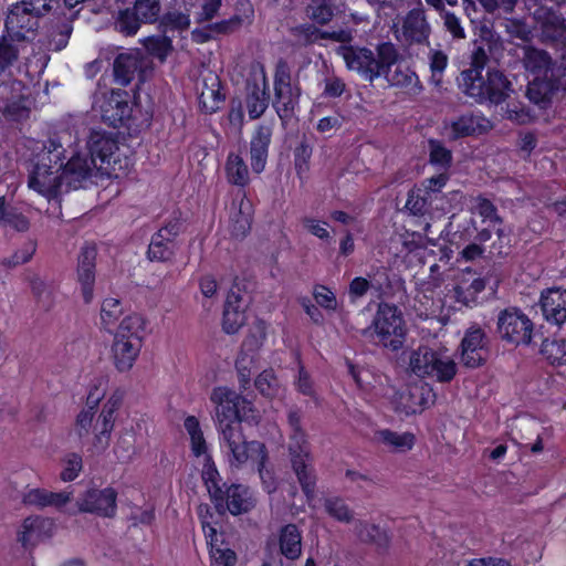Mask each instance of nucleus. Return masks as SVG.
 <instances>
[{"label":"nucleus","mask_w":566,"mask_h":566,"mask_svg":"<svg viewBox=\"0 0 566 566\" xmlns=\"http://www.w3.org/2000/svg\"><path fill=\"white\" fill-rule=\"evenodd\" d=\"M64 136H53L33 158V168L28 185L31 189L54 199L62 192L84 188L91 178L86 157L75 150L70 151L63 143Z\"/></svg>","instance_id":"f257e3e1"},{"label":"nucleus","mask_w":566,"mask_h":566,"mask_svg":"<svg viewBox=\"0 0 566 566\" xmlns=\"http://www.w3.org/2000/svg\"><path fill=\"white\" fill-rule=\"evenodd\" d=\"M472 71H462L458 78L462 92L472 97L476 103H490L499 105L503 103L512 92V83L503 72L496 69H489L486 77L482 74L470 77Z\"/></svg>","instance_id":"f03ea898"},{"label":"nucleus","mask_w":566,"mask_h":566,"mask_svg":"<svg viewBox=\"0 0 566 566\" xmlns=\"http://www.w3.org/2000/svg\"><path fill=\"white\" fill-rule=\"evenodd\" d=\"M406 332L400 310L396 305L380 303L371 325L363 329V335L376 345L397 352L403 346Z\"/></svg>","instance_id":"7ed1b4c3"},{"label":"nucleus","mask_w":566,"mask_h":566,"mask_svg":"<svg viewBox=\"0 0 566 566\" xmlns=\"http://www.w3.org/2000/svg\"><path fill=\"white\" fill-rule=\"evenodd\" d=\"M559 6L555 0H532L527 4L535 29L539 31L541 41L545 44L566 42V19L559 12Z\"/></svg>","instance_id":"20e7f679"},{"label":"nucleus","mask_w":566,"mask_h":566,"mask_svg":"<svg viewBox=\"0 0 566 566\" xmlns=\"http://www.w3.org/2000/svg\"><path fill=\"white\" fill-rule=\"evenodd\" d=\"M220 433L229 449L231 465L239 468L249 460L255 462L258 459H269L265 444L256 440L248 441L239 422L226 423Z\"/></svg>","instance_id":"39448f33"},{"label":"nucleus","mask_w":566,"mask_h":566,"mask_svg":"<svg viewBox=\"0 0 566 566\" xmlns=\"http://www.w3.org/2000/svg\"><path fill=\"white\" fill-rule=\"evenodd\" d=\"M301 88L291 83V70L289 63L280 59L274 73V102L282 125L285 127L295 115V107L298 105Z\"/></svg>","instance_id":"423d86ee"},{"label":"nucleus","mask_w":566,"mask_h":566,"mask_svg":"<svg viewBox=\"0 0 566 566\" xmlns=\"http://www.w3.org/2000/svg\"><path fill=\"white\" fill-rule=\"evenodd\" d=\"M533 331V322L521 308L510 306L499 312L496 334L501 340L514 346H527L532 343Z\"/></svg>","instance_id":"0eeeda50"},{"label":"nucleus","mask_w":566,"mask_h":566,"mask_svg":"<svg viewBox=\"0 0 566 566\" xmlns=\"http://www.w3.org/2000/svg\"><path fill=\"white\" fill-rule=\"evenodd\" d=\"M86 146L90 157L86 155L84 157L87 158L91 177L94 175L111 177L114 171L113 164H115L113 157L118 149L113 134L93 129L90 133Z\"/></svg>","instance_id":"6e6552de"},{"label":"nucleus","mask_w":566,"mask_h":566,"mask_svg":"<svg viewBox=\"0 0 566 566\" xmlns=\"http://www.w3.org/2000/svg\"><path fill=\"white\" fill-rule=\"evenodd\" d=\"M103 123L113 128H119L125 125L132 114L129 104V94L124 90H112L103 93L96 101Z\"/></svg>","instance_id":"1a4fd4ad"},{"label":"nucleus","mask_w":566,"mask_h":566,"mask_svg":"<svg viewBox=\"0 0 566 566\" xmlns=\"http://www.w3.org/2000/svg\"><path fill=\"white\" fill-rule=\"evenodd\" d=\"M490 339L485 332L478 325L465 331L461 340V361L465 367L479 368L483 366L489 357Z\"/></svg>","instance_id":"9d476101"},{"label":"nucleus","mask_w":566,"mask_h":566,"mask_svg":"<svg viewBox=\"0 0 566 566\" xmlns=\"http://www.w3.org/2000/svg\"><path fill=\"white\" fill-rule=\"evenodd\" d=\"M116 499L117 492L113 488L90 489L77 500V506L81 512L114 517L117 509Z\"/></svg>","instance_id":"9b49d317"},{"label":"nucleus","mask_w":566,"mask_h":566,"mask_svg":"<svg viewBox=\"0 0 566 566\" xmlns=\"http://www.w3.org/2000/svg\"><path fill=\"white\" fill-rule=\"evenodd\" d=\"M148 62V59L140 50L119 53L113 63L115 82L122 86H127L136 74L143 81Z\"/></svg>","instance_id":"f8f14e48"},{"label":"nucleus","mask_w":566,"mask_h":566,"mask_svg":"<svg viewBox=\"0 0 566 566\" xmlns=\"http://www.w3.org/2000/svg\"><path fill=\"white\" fill-rule=\"evenodd\" d=\"M30 6L17 2L11 6L6 19V30L12 41H24L28 39L27 33H34L39 27L34 14L30 10Z\"/></svg>","instance_id":"ddd939ff"},{"label":"nucleus","mask_w":566,"mask_h":566,"mask_svg":"<svg viewBox=\"0 0 566 566\" xmlns=\"http://www.w3.org/2000/svg\"><path fill=\"white\" fill-rule=\"evenodd\" d=\"M248 305L249 300L240 293V287L234 284L230 289L224 303L222 318V329L224 333L235 334L245 324V308Z\"/></svg>","instance_id":"4468645a"},{"label":"nucleus","mask_w":566,"mask_h":566,"mask_svg":"<svg viewBox=\"0 0 566 566\" xmlns=\"http://www.w3.org/2000/svg\"><path fill=\"white\" fill-rule=\"evenodd\" d=\"M349 70L358 72L370 83L379 77V70L374 65V52L367 48L340 45L337 49Z\"/></svg>","instance_id":"2eb2a0df"},{"label":"nucleus","mask_w":566,"mask_h":566,"mask_svg":"<svg viewBox=\"0 0 566 566\" xmlns=\"http://www.w3.org/2000/svg\"><path fill=\"white\" fill-rule=\"evenodd\" d=\"M97 250L94 245H84L77 259V281L82 287L85 303L93 300V286L95 283V260Z\"/></svg>","instance_id":"dca6fc26"},{"label":"nucleus","mask_w":566,"mask_h":566,"mask_svg":"<svg viewBox=\"0 0 566 566\" xmlns=\"http://www.w3.org/2000/svg\"><path fill=\"white\" fill-rule=\"evenodd\" d=\"M402 36L408 45H429L431 28L427 22L423 10H410L402 22Z\"/></svg>","instance_id":"f3484780"},{"label":"nucleus","mask_w":566,"mask_h":566,"mask_svg":"<svg viewBox=\"0 0 566 566\" xmlns=\"http://www.w3.org/2000/svg\"><path fill=\"white\" fill-rule=\"evenodd\" d=\"M290 34L293 35L296 39L297 44L302 46L312 45L321 39L333 40L342 43L349 42L352 40L350 33L345 30L328 32L318 29L312 23H303L292 27L290 29Z\"/></svg>","instance_id":"a211bd4d"},{"label":"nucleus","mask_w":566,"mask_h":566,"mask_svg":"<svg viewBox=\"0 0 566 566\" xmlns=\"http://www.w3.org/2000/svg\"><path fill=\"white\" fill-rule=\"evenodd\" d=\"M539 305L547 322L558 326L566 322V290L548 289L542 293Z\"/></svg>","instance_id":"6ab92c4d"},{"label":"nucleus","mask_w":566,"mask_h":566,"mask_svg":"<svg viewBox=\"0 0 566 566\" xmlns=\"http://www.w3.org/2000/svg\"><path fill=\"white\" fill-rule=\"evenodd\" d=\"M272 139V128L259 125L250 142L251 168L255 174H261L266 165L269 147Z\"/></svg>","instance_id":"aec40b11"},{"label":"nucleus","mask_w":566,"mask_h":566,"mask_svg":"<svg viewBox=\"0 0 566 566\" xmlns=\"http://www.w3.org/2000/svg\"><path fill=\"white\" fill-rule=\"evenodd\" d=\"M140 348L142 343L138 337L132 339L114 337L112 353L116 369L120 373L128 371L138 357Z\"/></svg>","instance_id":"412c9836"},{"label":"nucleus","mask_w":566,"mask_h":566,"mask_svg":"<svg viewBox=\"0 0 566 566\" xmlns=\"http://www.w3.org/2000/svg\"><path fill=\"white\" fill-rule=\"evenodd\" d=\"M211 400L213 402H233L235 401L238 412V420L241 424L242 421L253 420L255 418V410L252 401L248 398L237 394L235 391L226 388L219 387L213 389L211 394Z\"/></svg>","instance_id":"4be33fe9"},{"label":"nucleus","mask_w":566,"mask_h":566,"mask_svg":"<svg viewBox=\"0 0 566 566\" xmlns=\"http://www.w3.org/2000/svg\"><path fill=\"white\" fill-rule=\"evenodd\" d=\"M270 102V94L266 90V82L263 78V87L256 81L247 82L245 104L251 119L260 118L266 111Z\"/></svg>","instance_id":"5701e85b"},{"label":"nucleus","mask_w":566,"mask_h":566,"mask_svg":"<svg viewBox=\"0 0 566 566\" xmlns=\"http://www.w3.org/2000/svg\"><path fill=\"white\" fill-rule=\"evenodd\" d=\"M559 90V81L551 76H535L527 87V96L537 105L551 103L553 95Z\"/></svg>","instance_id":"b1692460"},{"label":"nucleus","mask_w":566,"mask_h":566,"mask_svg":"<svg viewBox=\"0 0 566 566\" xmlns=\"http://www.w3.org/2000/svg\"><path fill=\"white\" fill-rule=\"evenodd\" d=\"M281 554L290 560H296L302 554V532L296 524H286L279 531Z\"/></svg>","instance_id":"393cba45"},{"label":"nucleus","mask_w":566,"mask_h":566,"mask_svg":"<svg viewBox=\"0 0 566 566\" xmlns=\"http://www.w3.org/2000/svg\"><path fill=\"white\" fill-rule=\"evenodd\" d=\"M355 532L361 543L375 545L380 552H387L390 546V535L377 524L358 521L355 525Z\"/></svg>","instance_id":"a878e982"},{"label":"nucleus","mask_w":566,"mask_h":566,"mask_svg":"<svg viewBox=\"0 0 566 566\" xmlns=\"http://www.w3.org/2000/svg\"><path fill=\"white\" fill-rule=\"evenodd\" d=\"M451 134L453 139L481 135L489 130L490 123L483 117L473 114H463L451 123Z\"/></svg>","instance_id":"bb28decb"},{"label":"nucleus","mask_w":566,"mask_h":566,"mask_svg":"<svg viewBox=\"0 0 566 566\" xmlns=\"http://www.w3.org/2000/svg\"><path fill=\"white\" fill-rule=\"evenodd\" d=\"M290 461L303 493L307 500H313L315 497L316 475L311 464V455L308 458H298L296 455Z\"/></svg>","instance_id":"cd10ccee"},{"label":"nucleus","mask_w":566,"mask_h":566,"mask_svg":"<svg viewBox=\"0 0 566 566\" xmlns=\"http://www.w3.org/2000/svg\"><path fill=\"white\" fill-rule=\"evenodd\" d=\"M228 505L227 512L232 515H241L250 512L255 506V499L250 489L242 484L232 483L228 486Z\"/></svg>","instance_id":"c85d7f7f"},{"label":"nucleus","mask_w":566,"mask_h":566,"mask_svg":"<svg viewBox=\"0 0 566 566\" xmlns=\"http://www.w3.org/2000/svg\"><path fill=\"white\" fill-rule=\"evenodd\" d=\"M71 501V493L50 492L45 489H32L23 496V503L36 507H62Z\"/></svg>","instance_id":"c756f323"},{"label":"nucleus","mask_w":566,"mask_h":566,"mask_svg":"<svg viewBox=\"0 0 566 566\" xmlns=\"http://www.w3.org/2000/svg\"><path fill=\"white\" fill-rule=\"evenodd\" d=\"M385 76L391 86L406 88L412 94H419L422 90L418 75L408 66L397 64L394 72H386Z\"/></svg>","instance_id":"7c9ffc66"},{"label":"nucleus","mask_w":566,"mask_h":566,"mask_svg":"<svg viewBox=\"0 0 566 566\" xmlns=\"http://www.w3.org/2000/svg\"><path fill=\"white\" fill-rule=\"evenodd\" d=\"M190 11H179L176 9L168 10L164 14H160L158 20V29L161 33L167 31L184 32L190 28Z\"/></svg>","instance_id":"2f4dec72"},{"label":"nucleus","mask_w":566,"mask_h":566,"mask_svg":"<svg viewBox=\"0 0 566 566\" xmlns=\"http://www.w3.org/2000/svg\"><path fill=\"white\" fill-rule=\"evenodd\" d=\"M144 21L139 19L137 13L130 8L119 9L114 15V30L124 36L135 35Z\"/></svg>","instance_id":"473e14b6"},{"label":"nucleus","mask_w":566,"mask_h":566,"mask_svg":"<svg viewBox=\"0 0 566 566\" xmlns=\"http://www.w3.org/2000/svg\"><path fill=\"white\" fill-rule=\"evenodd\" d=\"M176 249V242L163 237L161 233H154L148 245L147 255L150 261L166 262L172 259Z\"/></svg>","instance_id":"72a5a7b5"},{"label":"nucleus","mask_w":566,"mask_h":566,"mask_svg":"<svg viewBox=\"0 0 566 566\" xmlns=\"http://www.w3.org/2000/svg\"><path fill=\"white\" fill-rule=\"evenodd\" d=\"M524 62L526 69L535 74V76H545L548 75L549 72L553 74V60L544 50L535 48L526 50Z\"/></svg>","instance_id":"f704fd0d"},{"label":"nucleus","mask_w":566,"mask_h":566,"mask_svg":"<svg viewBox=\"0 0 566 566\" xmlns=\"http://www.w3.org/2000/svg\"><path fill=\"white\" fill-rule=\"evenodd\" d=\"M427 377L436 378L439 382H450L457 375V364L449 357H443L437 352L432 358Z\"/></svg>","instance_id":"c9c22d12"},{"label":"nucleus","mask_w":566,"mask_h":566,"mask_svg":"<svg viewBox=\"0 0 566 566\" xmlns=\"http://www.w3.org/2000/svg\"><path fill=\"white\" fill-rule=\"evenodd\" d=\"M226 174L228 181L235 186L244 187L250 180L247 164L241 156L234 153L228 155Z\"/></svg>","instance_id":"e433bc0d"},{"label":"nucleus","mask_w":566,"mask_h":566,"mask_svg":"<svg viewBox=\"0 0 566 566\" xmlns=\"http://www.w3.org/2000/svg\"><path fill=\"white\" fill-rule=\"evenodd\" d=\"M377 57L374 55L375 69L379 70V76L390 71L391 66L397 64L400 53L391 42H382L376 46Z\"/></svg>","instance_id":"4c0bfd02"},{"label":"nucleus","mask_w":566,"mask_h":566,"mask_svg":"<svg viewBox=\"0 0 566 566\" xmlns=\"http://www.w3.org/2000/svg\"><path fill=\"white\" fill-rule=\"evenodd\" d=\"M136 432L133 428L120 430L114 446V453L118 461L128 462L136 454Z\"/></svg>","instance_id":"58836bf2"},{"label":"nucleus","mask_w":566,"mask_h":566,"mask_svg":"<svg viewBox=\"0 0 566 566\" xmlns=\"http://www.w3.org/2000/svg\"><path fill=\"white\" fill-rule=\"evenodd\" d=\"M45 520L40 517H27L23 521L21 530L18 532V541L24 548L34 546L41 537V531L44 527Z\"/></svg>","instance_id":"ea45409f"},{"label":"nucleus","mask_w":566,"mask_h":566,"mask_svg":"<svg viewBox=\"0 0 566 566\" xmlns=\"http://www.w3.org/2000/svg\"><path fill=\"white\" fill-rule=\"evenodd\" d=\"M142 43L146 51L160 62H165L167 56L174 51L172 40L166 33L147 36Z\"/></svg>","instance_id":"a19ab883"},{"label":"nucleus","mask_w":566,"mask_h":566,"mask_svg":"<svg viewBox=\"0 0 566 566\" xmlns=\"http://www.w3.org/2000/svg\"><path fill=\"white\" fill-rule=\"evenodd\" d=\"M334 0H312L306 7V15L319 25H326L334 18Z\"/></svg>","instance_id":"79ce46f5"},{"label":"nucleus","mask_w":566,"mask_h":566,"mask_svg":"<svg viewBox=\"0 0 566 566\" xmlns=\"http://www.w3.org/2000/svg\"><path fill=\"white\" fill-rule=\"evenodd\" d=\"M436 352L428 346H420L413 350L409 358V367L411 371L420 377H427L430 374L429 368Z\"/></svg>","instance_id":"37998d69"},{"label":"nucleus","mask_w":566,"mask_h":566,"mask_svg":"<svg viewBox=\"0 0 566 566\" xmlns=\"http://www.w3.org/2000/svg\"><path fill=\"white\" fill-rule=\"evenodd\" d=\"M145 24L158 22L161 14L160 0H134L130 7Z\"/></svg>","instance_id":"c03bdc74"},{"label":"nucleus","mask_w":566,"mask_h":566,"mask_svg":"<svg viewBox=\"0 0 566 566\" xmlns=\"http://www.w3.org/2000/svg\"><path fill=\"white\" fill-rule=\"evenodd\" d=\"M145 319L138 314L126 316L119 324L114 337L132 339L134 337L143 339Z\"/></svg>","instance_id":"a18cd8bd"},{"label":"nucleus","mask_w":566,"mask_h":566,"mask_svg":"<svg viewBox=\"0 0 566 566\" xmlns=\"http://www.w3.org/2000/svg\"><path fill=\"white\" fill-rule=\"evenodd\" d=\"M251 214L244 210L243 202L230 217V232L237 239H243L251 229Z\"/></svg>","instance_id":"49530a36"},{"label":"nucleus","mask_w":566,"mask_h":566,"mask_svg":"<svg viewBox=\"0 0 566 566\" xmlns=\"http://www.w3.org/2000/svg\"><path fill=\"white\" fill-rule=\"evenodd\" d=\"M539 352L552 365H559L566 356V343L564 339L545 338Z\"/></svg>","instance_id":"de8ad7c7"},{"label":"nucleus","mask_w":566,"mask_h":566,"mask_svg":"<svg viewBox=\"0 0 566 566\" xmlns=\"http://www.w3.org/2000/svg\"><path fill=\"white\" fill-rule=\"evenodd\" d=\"M30 101L24 94H20L19 98L9 102L3 108V116L8 120L21 122L30 116Z\"/></svg>","instance_id":"09e8293b"},{"label":"nucleus","mask_w":566,"mask_h":566,"mask_svg":"<svg viewBox=\"0 0 566 566\" xmlns=\"http://www.w3.org/2000/svg\"><path fill=\"white\" fill-rule=\"evenodd\" d=\"M429 145V161L441 169H448L452 164V153L450 149L437 139H430Z\"/></svg>","instance_id":"8fccbe9b"},{"label":"nucleus","mask_w":566,"mask_h":566,"mask_svg":"<svg viewBox=\"0 0 566 566\" xmlns=\"http://www.w3.org/2000/svg\"><path fill=\"white\" fill-rule=\"evenodd\" d=\"M254 386L259 392L266 398L275 397L280 390V382L272 369L263 370L256 377Z\"/></svg>","instance_id":"3c124183"},{"label":"nucleus","mask_w":566,"mask_h":566,"mask_svg":"<svg viewBox=\"0 0 566 566\" xmlns=\"http://www.w3.org/2000/svg\"><path fill=\"white\" fill-rule=\"evenodd\" d=\"M378 438L382 443L401 450L411 449L415 442V436L412 433L405 432L400 434L388 429L378 431Z\"/></svg>","instance_id":"603ef678"},{"label":"nucleus","mask_w":566,"mask_h":566,"mask_svg":"<svg viewBox=\"0 0 566 566\" xmlns=\"http://www.w3.org/2000/svg\"><path fill=\"white\" fill-rule=\"evenodd\" d=\"M122 314L123 306L119 300L111 297L103 301L101 307V319L105 329L111 332L109 327L115 324Z\"/></svg>","instance_id":"864d4df0"},{"label":"nucleus","mask_w":566,"mask_h":566,"mask_svg":"<svg viewBox=\"0 0 566 566\" xmlns=\"http://www.w3.org/2000/svg\"><path fill=\"white\" fill-rule=\"evenodd\" d=\"M289 455L290 460L294 459L296 455L298 458H308L311 455L307 436L303 429L294 430L291 432L289 443Z\"/></svg>","instance_id":"5fc2aeb1"},{"label":"nucleus","mask_w":566,"mask_h":566,"mask_svg":"<svg viewBox=\"0 0 566 566\" xmlns=\"http://www.w3.org/2000/svg\"><path fill=\"white\" fill-rule=\"evenodd\" d=\"M326 512L335 520L344 523H349L353 520V513L339 497L326 499L324 502Z\"/></svg>","instance_id":"6e6d98bb"},{"label":"nucleus","mask_w":566,"mask_h":566,"mask_svg":"<svg viewBox=\"0 0 566 566\" xmlns=\"http://www.w3.org/2000/svg\"><path fill=\"white\" fill-rule=\"evenodd\" d=\"M228 486L229 485L227 483H223L222 485L220 483H216L209 484L207 488L210 500L213 503L217 513L220 515H224L229 509Z\"/></svg>","instance_id":"4d7b16f0"},{"label":"nucleus","mask_w":566,"mask_h":566,"mask_svg":"<svg viewBox=\"0 0 566 566\" xmlns=\"http://www.w3.org/2000/svg\"><path fill=\"white\" fill-rule=\"evenodd\" d=\"M406 208L413 216H423L428 210V195L421 189H411L408 192Z\"/></svg>","instance_id":"13d9d810"},{"label":"nucleus","mask_w":566,"mask_h":566,"mask_svg":"<svg viewBox=\"0 0 566 566\" xmlns=\"http://www.w3.org/2000/svg\"><path fill=\"white\" fill-rule=\"evenodd\" d=\"M254 361V355L240 352L235 360V369L238 371L239 382L242 388H247L251 379V365Z\"/></svg>","instance_id":"bf43d9fd"},{"label":"nucleus","mask_w":566,"mask_h":566,"mask_svg":"<svg viewBox=\"0 0 566 566\" xmlns=\"http://www.w3.org/2000/svg\"><path fill=\"white\" fill-rule=\"evenodd\" d=\"M218 405L216 409L217 420L219 423L220 432H222V426L226 423H235L238 420V410L235 401L233 402H216Z\"/></svg>","instance_id":"052dcab7"},{"label":"nucleus","mask_w":566,"mask_h":566,"mask_svg":"<svg viewBox=\"0 0 566 566\" xmlns=\"http://www.w3.org/2000/svg\"><path fill=\"white\" fill-rule=\"evenodd\" d=\"M35 252V244L29 242L24 248L14 252L10 258H6L1 261V264L8 269L15 268L20 264L29 262Z\"/></svg>","instance_id":"680f3d73"},{"label":"nucleus","mask_w":566,"mask_h":566,"mask_svg":"<svg viewBox=\"0 0 566 566\" xmlns=\"http://www.w3.org/2000/svg\"><path fill=\"white\" fill-rule=\"evenodd\" d=\"M29 282L32 294L35 297L36 302H42L46 310H49L51 306V301L49 300L51 292L49 290L48 284L39 275H33L32 277H30Z\"/></svg>","instance_id":"e2e57ef3"},{"label":"nucleus","mask_w":566,"mask_h":566,"mask_svg":"<svg viewBox=\"0 0 566 566\" xmlns=\"http://www.w3.org/2000/svg\"><path fill=\"white\" fill-rule=\"evenodd\" d=\"M210 554L213 558L212 566H234L237 562V554L232 549L221 548L212 542Z\"/></svg>","instance_id":"0e129e2a"},{"label":"nucleus","mask_w":566,"mask_h":566,"mask_svg":"<svg viewBox=\"0 0 566 566\" xmlns=\"http://www.w3.org/2000/svg\"><path fill=\"white\" fill-rule=\"evenodd\" d=\"M18 49L6 36L0 38V73L18 59Z\"/></svg>","instance_id":"69168bd1"},{"label":"nucleus","mask_w":566,"mask_h":566,"mask_svg":"<svg viewBox=\"0 0 566 566\" xmlns=\"http://www.w3.org/2000/svg\"><path fill=\"white\" fill-rule=\"evenodd\" d=\"M22 4L30 6L34 17L41 18L52 10L60 8V0H22Z\"/></svg>","instance_id":"338daca9"},{"label":"nucleus","mask_w":566,"mask_h":566,"mask_svg":"<svg viewBox=\"0 0 566 566\" xmlns=\"http://www.w3.org/2000/svg\"><path fill=\"white\" fill-rule=\"evenodd\" d=\"M82 467L83 462L81 455L77 453H71L67 457L65 468L61 472V479L65 482L75 480L82 470Z\"/></svg>","instance_id":"774afa93"}]
</instances>
